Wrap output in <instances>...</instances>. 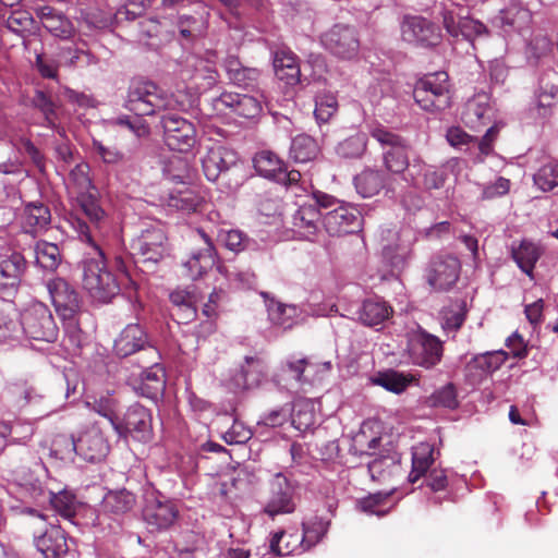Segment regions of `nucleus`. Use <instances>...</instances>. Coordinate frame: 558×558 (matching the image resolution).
Wrapping results in <instances>:
<instances>
[{"label":"nucleus","instance_id":"f257e3e1","mask_svg":"<svg viewBox=\"0 0 558 558\" xmlns=\"http://www.w3.org/2000/svg\"><path fill=\"white\" fill-rule=\"evenodd\" d=\"M71 225L80 240L90 247L81 263L83 288L94 301L107 303L119 293L118 281L108 269L104 252L85 221L73 218Z\"/></svg>","mask_w":558,"mask_h":558},{"label":"nucleus","instance_id":"f03ea898","mask_svg":"<svg viewBox=\"0 0 558 558\" xmlns=\"http://www.w3.org/2000/svg\"><path fill=\"white\" fill-rule=\"evenodd\" d=\"M46 288L56 312L64 323L65 331L71 332L73 342H78L80 328L77 316L82 306L78 292L65 279L60 277L48 280Z\"/></svg>","mask_w":558,"mask_h":558},{"label":"nucleus","instance_id":"7ed1b4c3","mask_svg":"<svg viewBox=\"0 0 558 558\" xmlns=\"http://www.w3.org/2000/svg\"><path fill=\"white\" fill-rule=\"evenodd\" d=\"M124 106L129 111L143 117L173 108L174 100L151 82H134L129 88Z\"/></svg>","mask_w":558,"mask_h":558},{"label":"nucleus","instance_id":"20e7f679","mask_svg":"<svg viewBox=\"0 0 558 558\" xmlns=\"http://www.w3.org/2000/svg\"><path fill=\"white\" fill-rule=\"evenodd\" d=\"M369 134L381 146L385 169L393 174L403 173L410 166L407 141L381 124L372 125Z\"/></svg>","mask_w":558,"mask_h":558},{"label":"nucleus","instance_id":"39448f33","mask_svg":"<svg viewBox=\"0 0 558 558\" xmlns=\"http://www.w3.org/2000/svg\"><path fill=\"white\" fill-rule=\"evenodd\" d=\"M415 102L425 111H441L450 106L449 76L435 72L420 80L413 90Z\"/></svg>","mask_w":558,"mask_h":558},{"label":"nucleus","instance_id":"423d86ee","mask_svg":"<svg viewBox=\"0 0 558 558\" xmlns=\"http://www.w3.org/2000/svg\"><path fill=\"white\" fill-rule=\"evenodd\" d=\"M19 328L29 339L53 342L59 328L49 307L41 302L29 304L20 316Z\"/></svg>","mask_w":558,"mask_h":558},{"label":"nucleus","instance_id":"0eeeda50","mask_svg":"<svg viewBox=\"0 0 558 558\" xmlns=\"http://www.w3.org/2000/svg\"><path fill=\"white\" fill-rule=\"evenodd\" d=\"M405 352L413 365L430 369L438 365L442 359V341L420 326L408 332Z\"/></svg>","mask_w":558,"mask_h":558},{"label":"nucleus","instance_id":"6e6552de","mask_svg":"<svg viewBox=\"0 0 558 558\" xmlns=\"http://www.w3.org/2000/svg\"><path fill=\"white\" fill-rule=\"evenodd\" d=\"M253 163L258 174L286 185L295 196H299L298 191L301 189L299 185L301 180L300 171H288L284 162L275 153L262 150L255 155Z\"/></svg>","mask_w":558,"mask_h":558},{"label":"nucleus","instance_id":"1a4fd4ad","mask_svg":"<svg viewBox=\"0 0 558 558\" xmlns=\"http://www.w3.org/2000/svg\"><path fill=\"white\" fill-rule=\"evenodd\" d=\"M295 509V485L284 474H275L269 481L268 497L263 512L275 518L280 514H290Z\"/></svg>","mask_w":558,"mask_h":558},{"label":"nucleus","instance_id":"9d476101","mask_svg":"<svg viewBox=\"0 0 558 558\" xmlns=\"http://www.w3.org/2000/svg\"><path fill=\"white\" fill-rule=\"evenodd\" d=\"M400 29L402 40L416 47H435L441 40L439 27L421 15H405Z\"/></svg>","mask_w":558,"mask_h":558},{"label":"nucleus","instance_id":"9b49d317","mask_svg":"<svg viewBox=\"0 0 558 558\" xmlns=\"http://www.w3.org/2000/svg\"><path fill=\"white\" fill-rule=\"evenodd\" d=\"M161 125L165 142L170 149L186 153L196 144L195 125L187 119L168 113L161 118Z\"/></svg>","mask_w":558,"mask_h":558},{"label":"nucleus","instance_id":"f8f14e48","mask_svg":"<svg viewBox=\"0 0 558 558\" xmlns=\"http://www.w3.org/2000/svg\"><path fill=\"white\" fill-rule=\"evenodd\" d=\"M323 46L335 56L352 59L357 56L360 40L356 31L348 25H333L322 36Z\"/></svg>","mask_w":558,"mask_h":558},{"label":"nucleus","instance_id":"ddd939ff","mask_svg":"<svg viewBox=\"0 0 558 558\" xmlns=\"http://www.w3.org/2000/svg\"><path fill=\"white\" fill-rule=\"evenodd\" d=\"M113 429L123 437L130 435L142 442L149 441L153 436L151 414L141 404L131 405L122 423L113 424Z\"/></svg>","mask_w":558,"mask_h":558},{"label":"nucleus","instance_id":"4468645a","mask_svg":"<svg viewBox=\"0 0 558 558\" xmlns=\"http://www.w3.org/2000/svg\"><path fill=\"white\" fill-rule=\"evenodd\" d=\"M460 262L451 255L437 256L432 259L426 269L428 284L437 291L451 289L459 279Z\"/></svg>","mask_w":558,"mask_h":558},{"label":"nucleus","instance_id":"2eb2a0df","mask_svg":"<svg viewBox=\"0 0 558 558\" xmlns=\"http://www.w3.org/2000/svg\"><path fill=\"white\" fill-rule=\"evenodd\" d=\"M178 513V508L171 500L154 493L146 496L143 519L151 530H167L174 523Z\"/></svg>","mask_w":558,"mask_h":558},{"label":"nucleus","instance_id":"dca6fc26","mask_svg":"<svg viewBox=\"0 0 558 558\" xmlns=\"http://www.w3.org/2000/svg\"><path fill=\"white\" fill-rule=\"evenodd\" d=\"M214 109L219 114H236L245 119H254L262 111V102L251 95L222 93L213 100Z\"/></svg>","mask_w":558,"mask_h":558},{"label":"nucleus","instance_id":"f3484780","mask_svg":"<svg viewBox=\"0 0 558 558\" xmlns=\"http://www.w3.org/2000/svg\"><path fill=\"white\" fill-rule=\"evenodd\" d=\"M362 217L359 210L341 203L323 216V225L330 235H342L360 230Z\"/></svg>","mask_w":558,"mask_h":558},{"label":"nucleus","instance_id":"a211bd4d","mask_svg":"<svg viewBox=\"0 0 558 558\" xmlns=\"http://www.w3.org/2000/svg\"><path fill=\"white\" fill-rule=\"evenodd\" d=\"M133 254L143 262H158L166 253V234L162 228L153 226L132 240Z\"/></svg>","mask_w":558,"mask_h":558},{"label":"nucleus","instance_id":"6ab92c4d","mask_svg":"<svg viewBox=\"0 0 558 558\" xmlns=\"http://www.w3.org/2000/svg\"><path fill=\"white\" fill-rule=\"evenodd\" d=\"M310 366L305 357H288L282 362L279 371L274 377L275 384L290 392L305 391V386L311 385L304 375L305 369Z\"/></svg>","mask_w":558,"mask_h":558},{"label":"nucleus","instance_id":"aec40b11","mask_svg":"<svg viewBox=\"0 0 558 558\" xmlns=\"http://www.w3.org/2000/svg\"><path fill=\"white\" fill-rule=\"evenodd\" d=\"M202 166L205 177L215 182L228 171L239 168V158L236 153L225 146L211 147L202 159Z\"/></svg>","mask_w":558,"mask_h":558},{"label":"nucleus","instance_id":"412c9836","mask_svg":"<svg viewBox=\"0 0 558 558\" xmlns=\"http://www.w3.org/2000/svg\"><path fill=\"white\" fill-rule=\"evenodd\" d=\"M333 311V306L329 308L318 307V308H300L296 305L291 304H282L275 303L271 304L268 308V315L270 320L284 329H289L294 325L304 320L305 315L311 316H327L330 312Z\"/></svg>","mask_w":558,"mask_h":558},{"label":"nucleus","instance_id":"4be33fe9","mask_svg":"<svg viewBox=\"0 0 558 558\" xmlns=\"http://www.w3.org/2000/svg\"><path fill=\"white\" fill-rule=\"evenodd\" d=\"M78 456L88 462L101 461L109 452V444L97 426L83 430L76 438Z\"/></svg>","mask_w":558,"mask_h":558},{"label":"nucleus","instance_id":"5701e85b","mask_svg":"<svg viewBox=\"0 0 558 558\" xmlns=\"http://www.w3.org/2000/svg\"><path fill=\"white\" fill-rule=\"evenodd\" d=\"M135 504V496L126 489L108 492L102 498L100 512L96 518L97 522L95 524H102V515H107L113 520L120 519L129 513L134 508Z\"/></svg>","mask_w":558,"mask_h":558},{"label":"nucleus","instance_id":"b1692460","mask_svg":"<svg viewBox=\"0 0 558 558\" xmlns=\"http://www.w3.org/2000/svg\"><path fill=\"white\" fill-rule=\"evenodd\" d=\"M198 233L204 240V247L194 251L189 259L183 263L186 276L193 280L201 278L216 264V251L214 244L205 232L198 231Z\"/></svg>","mask_w":558,"mask_h":558},{"label":"nucleus","instance_id":"393cba45","mask_svg":"<svg viewBox=\"0 0 558 558\" xmlns=\"http://www.w3.org/2000/svg\"><path fill=\"white\" fill-rule=\"evenodd\" d=\"M51 223V211L41 202H31L23 208L21 225L25 233L33 236L43 234Z\"/></svg>","mask_w":558,"mask_h":558},{"label":"nucleus","instance_id":"a878e982","mask_svg":"<svg viewBox=\"0 0 558 558\" xmlns=\"http://www.w3.org/2000/svg\"><path fill=\"white\" fill-rule=\"evenodd\" d=\"M25 270L26 260L20 252L0 253V290L15 288Z\"/></svg>","mask_w":558,"mask_h":558},{"label":"nucleus","instance_id":"bb28decb","mask_svg":"<svg viewBox=\"0 0 558 558\" xmlns=\"http://www.w3.org/2000/svg\"><path fill=\"white\" fill-rule=\"evenodd\" d=\"M35 546L44 558H60L69 550L65 532L58 525H51L35 537Z\"/></svg>","mask_w":558,"mask_h":558},{"label":"nucleus","instance_id":"cd10ccee","mask_svg":"<svg viewBox=\"0 0 558 558\" xmlns=\"http://www.w3.org/2000/svg\"><path fill=\"white\" fill-rule=\"evenodd\" d=\"M322 216L315 204L304 203L294 213L292 225L302 238L312 241L319 230Z\"/></svg>","mask_w":558,"mask_h":558},{"label":"nucleus","instance_id":"c85d7f7f","mask_svg":"<svg viewBox=\"0 0 558 558\" xmlns=\"http://www.w3.org/2000/svg\"><path fill=\"white\" fill-rule=\"evenodd\" d=\"M147 345V337L137 324L128 325L114 341V351L121 357L144 350Z\"/></svg>","mask_w":558,"mask_h":558},{"label":"nucleus","instance_id":"c756f323","mask_svg":"<svg viewBox=\"0 0 558 558\" xmlns=\"http://www.w3.org/2000/svg\"><path fill=\"white\" fill-rule=\"evenodd\" d=\"M38 16L43 26L56 37L69 39L75 33L73 23L61 11L51 7L40 8Z\"/></svg>","mask_w":558,"mask_h":558},{"label":"nucleus","instance_id":"7c9ffc66","mask_svg":"<svg viewBox=\"0 0 558 558\" xmlns=\"http://www.w3.org/2000/svg\"><path fill=\"white\" fill-rule=\"evenodd\" d=\"M400 243L388 245L384 248V257L393 269L401 270L405 267L412 255L414 234L412 230L404 229L399 235Z\"/></svg>","mask_w":558,"mask_h":558},{"label":"nucleus","instance_id":"2f4dec72","mask_svg":"<svg viewBox=\"0 0 558 558\" xmlns=\"http://www.w3.org/2000/svg\"><path fill=\"white\" fill-rule=\"evenodd\" d=\"M170 301L173 305V316L178 323L187 324L192 322L197 314V296L194 291L178 289L170 293Z\"/></svg>","mask_w":558,"mask_h":558},{"label":"nucleus","instance_id":"473e14b6","mask_svg":"<svg viewBox=\"0 0 558 558\" xmlns=\"http://www.w3.org/2000/svg\"><path fill=\"white\" fill-rule=\"evenodd\" d=\"M166 388L165 371L158 364L145 369L136 390L142 396L156 400L162 396Z\"/></svg>","mask_w":558,"mask_h":558},{"label":"nucleus","instance_id":"72a5a7b5","mask_svg":"<svg viewBox=\"0 0 558 558\" xmlns=\"http://www.w3.org/2000/svg\"><path fill=\"white\" fill-rule=\"evenodd\" d=\"M264 376V362L258 357L246 356L245 364L242 365L240 373L235 375L234 381L240 389H251L258 386Z\"/></svg>","mask_w":558,"mask_h":558},{"label":"nucleus","instance_id":"f704fd0d","mask_svg":"<svg viewBox=\"0 0 558 558\" xmlns=\"http://www.w3.org/2000/svg\"><path fill=\"white\" fill-rule=\"evenodd\" d=\"M274 69L278 78L288 85H295L300 82V66L296 57L291 51H278L274 59Z\"/></svg>","mask_w":558,"mask_h":558},{"label":"nucleus","instance_id":"c9c22d12","mask_svg":"<svg viewBox=\"0 0 558 558\" xmlns=\"http://www.w3.org/2000/svg\"><path fill=\"white\" fill-rule=\"evenodd\" d=\"M434 446L429 442H420L412 449V470L409 474L411 483L417 482L435 461Z\"/></svg>","mask_w":558,"mask_h":558},{"label":"nucleus","instance_id":"e433bc0d","mask_svg":"<svg viewBox=\"0 0 558 558\" xmlns=\"http://www.w3.org/2000/svg\"><path fill=\"white\" fill-rule=\"evenodd\" d=\"M392 313V308L381 299H368L363 302L359 318L366 326H377L387 320Z\"/></svg>","mask_w":558,"mask_h":558},{"label":"nucleus","instance_id":"4c0bfd02","mask_svg":"<svg viewBox=\"0 0 558 558\" xmlns=\"http://www.w3.org/2000/svg\"><path fill=\"white\" fill-rule=\"evenodd\" d=\"M66 189L73 198L96 192L89 177V167L86 163L76 165L70 172Z\"/></svg>","mask_w":558,"mask_h":558},{"label":"nucleus","instance_id":"58836bf2","mask_svg":"<svg viewBox=\"0 0 558 558\" xmlns=\"http://www.w3.org/2000/svg\"><path fill=\"white\" fill-rule=\"evenodd\" d=\"M269 547L271 553L279 557H284L306 550L300 535L287 534L284 531L276 532L272 535Z\"/></svg>","mask_w":558,"mask_h":558},{"label":"nucleus","instance_id":"ea45409f","mask_svg":"<svg viewBox=\"0 0 558 558\" xmlns=\"http://www.w3.org/2000/svg\"><path fill=\"white\" fill-rule=\"evenodd\" d=\"M492 113L490 98L486 93H480L470 99L465 105L464 120L468 124L475 126L489 119Z\"/></svg>","mask_w":558,"mask_h":558},{"label":"nucleus","instance_id":"a19ab883","mask_svg":"<svg viewBox=\"0 0 558 558\" xmlns=\"http://www.w3.org/2000/svg\"><path fill=\"white\" fill-rule=\"evenodd\" d=\"M507 359L508 353L504 350L488 351L474 356L468 367L480 371V376H487L499 369Z\"/></svg>","mask_w":558,"mask_h":558},{"label":"nucleus","instance_id":"79ce46f5","mask_svg":"<svg viewBox=\"0 0 558 558\" xmlns=\"http://www.w3.org/2000/svg\"><path fill=\"white\" fill-rule=\"evenodd\" d=\"M353 182L362 197H373L384 187V175L378 170L365 169L354 177Z\"/></svg>","mask_w":558,"mask_h":558},{"label":"nucleus","instance_id":"37998d69","mask_svg":"<svg viewBox=\"0 0 558 558\" xmlns=\"http://www.w3.org/2000/svg\"><path fill=\"white\" fill-rule=\"evenodd\" d=\"M391 495L392 492L371 494L357 501V508L367 514H375L377 517L386 515L395 506V504L391 502Z\"/></svg>","mask_w":558,"mask_h":558},{"label":"nucleus","instance_id":"c03bdc74","mask_svg":"<svg viewBox=\"0 0 558 558\" xmlns=\"http://www.w3.org/2000/svg\"><path fill=\"white\" fill-rule=\"evenodd\" d=\"M367 469L373 481L385 482L398 475L401 465L396 457L384 456L368 462Z\"/></svg>","mask_w":558,"mask_h":558},{"label":"nucleus","instance_id":"a18cd8bd","mask_svg":"<svg viewBox=\"0 0 558 558\" xmlns=\"http://www.w3.org/2000/svg\"><path fill=\"white\" fill-rule=\"evenodd\" d=\"M511 255L518 267L529 276H532L533 269L539 258L538 247L530 242L522 241L518 246H512Z\"/></svg>","mask_w":558,"mask_h":558},{"label":"nucleus","instance_id":"49530a36","mask_svg":"<svg viewBox=\"0 0 558 558\" xmlns=\"http://www.w3.org/2000/svg\"><path fill=\"white\" fill-rule=\"evenodd\" d=\"M442 26L454 39L460 37L461 25L465 16L463 15V8L454 2H450L442 5L441 12Z\"/></svg>","mask_w":558,"mask_h":558},{"label":"nucleus","instance_id":"de8ad7c7","mask_svg":"<svg viewBox=\"0 0 558 558\" xmlns=\"http://www.w3.org/2000/svg\"><path fill=\"white\" fill-rule=\"evenodd\" d=\"M318 147L313 137L306 134L296 135L290 146V156L296 162H307L317 154Z\"/></svg>","mask_w":558,"mask_h":558},{"label":"nucleus","instance_id":"09e8293b","mask_svg":"<svg viewBox=\"0 0 558 558\" xmlns=\"http://www.w3.org/2000/svg\"><path fill=\"white\" fill-rule=\"evenodd\" d=\"M36 263L46 270H54L61 263V253L57 244L39 241L35 245Z\"/></svg>","mask_w":558,"mask_h":558},{"label":"nucleus","instance_id":"8fccbe9b","mask_svg":"<svg viewBox=\"0 0 558 558\" xmlns=\"http://www.w3.org/2000/svg\"><path fill=\"white\" fill-rule=\"evenodd\" d=\"M75 199L78 203L85 216L89 219L93 227H89L86 222L85 225L89 228L92 234L95 236L94 230L100 229L101 222L105 219V211L99 206L97 198L95 196V192L77 197Z\"/></svg>","mask_w":558,"mask_h":558},{"label":"nucleus","instance_id":"3c124183","mask_svg":"<svg viewBox=\"0 0 558 558\" xmlns=\"http://www.w3.org/2000/svg\"><path fill=\"white\" fill-rule=\"evenodd\" d=\"M372 381L390 392L399 395L408 388L409 384L411 383V378L403 375L402 373L390 369L387 372L378 373L375 377L372 378Z\"/></svg>","mask_w":558,"mask_h":558},{"label":"nucleus","instance_id":"603ef678","mask_svg":"<svg viewBox=\"0 0 558 558\" xmlns=\"http://www.w3.org/2000/svg\"><path fill=\"white\" fill-rule=\"evenodd\" d=\"M166 180L172 183L185 184L191 179V167L185 158L171 157L163 168Z\"/></svg>","mask_w":558,"mask_h":558},{"label":"nucleus","instance_id":"864d4df0","mask_svg":"<svg viewBox=\"0 0 558 558\" xmlns=\"http://www.w3.org/2000/svg\"><path fill=\"white\" fill-rule=\"evenodd\" d=\"M201 203L198 195L189 187L171 192L168 197V206L183 213L195 211Z\"/></svg>","mask_w":558,"mask_h":558},{"label":"nucleus","instance_id":"5fc2aeb1","mask_svg":"<svg viewBox=\"0 0 558 558\" xmlns=\"http://www.w3.org/2000/svg\"><path fill=\"white\" fill-rule=\"evenodd\" d=\"M291 421L293 426L300 430L305 432L315 424V413L313 404L307 400L298 401L294 407H291Z\"/></svg>","mask_w":558,"mask_h":558},{"label":"nucleus","instance_id":"6e6d98bb","mask_svg":"<svg viewBox=\"0 0 558 558\" xmlns=\"http://www.w3.org/2000/svg\"><path fill=\"white\" fill-rule=\"evenodd\" d=\"M533 182L543 192H549L558 186V162L548 161L542 165L534 173Z\"/></svg>","mask_w":558,"mask_h":558},{"label":"nucleus","instance_id":"4d7b16f0","mask_svg":"<svg viewBox=\"0 0 558 558\" xmlns=\"http://www.w3.org/2000/svg\"><path fill=\"white\" fill-rule=\"evenodd\" d=\"M329 527V522L320 518H313L308 521L303 522V535L302 541L305 545V549H310L315 546L325 536Z\"/></svg>","mask_w":558,"mask_h":558},{"label":"nucleus","instance_id":"13d9d810","mask_svg":"<svg viewBox=\"0 0 558 558\" xmlns=\"http://www.w3.org/2000/svg\"><path fill=\"white\" fill-rule=\"evenodd\" d=\"M412 169L416 170L415 174L423 175L425 189H440L445 182L444 174L435 169L433 166L426 165L421 158H414L412 161Z\"/></svg>","mask_w":558,"mask_h":558},{"label":"nucleus","instance_id":"bf43d9fd","mask_svg":"<svg viewBox=\"0 0 558 558\" xmlns=\"http://www.w3.org/2000/svg\"><path fill=\"white\" fill-rule=\"evenodd\" d=\"M366 145V134L356 133L338 144L337 154L343 158H359L365 153Z\"/></svg>","mask_w":558,"mask_h":558},{"label":"nucleus","instance_id":"052dcab7","mask_svg":"<svg viewBox=\"0 0 558 558\" xmlns=\"http://www.w3.org/2000/svg\"><path fill=\"white\" fill-rule=\"evenodd\" d=\"M92 153L104 163L110 166L123 165L126 161L125 154L113 146H107L101 141L92 140Z\"/></svg>","mask_w":558,"mask_h":558},{"label":"nucleus","instance_id":"680f3d73","mask_svg":"<svg viewBox=\"0 0 558 558\" xmlns=\"http://www.w3.org/2000/svg\"><path fill=\"white\" fill-rule=\"evenodd\" d=\"M50 502L54 510L64 519L74 518L77 509V500L73 493L62 490L58 494H51Z\"/></svg>","mask_w":558,"mask_h":558},{"label":"nucleus","instance_id":"e2e57ef3","mask_svg":"<svg viewBox=\"0 0 558 558\" xmlns=\"http://www.w3.org/2000/svg\"><path fill=\"white\" fill-rule=\"evenodd\" d=\"M59 60L66 66L88 65L94 62V57L80 47H61L58 53Z\"/></svg>","mask_w":558,"mask_h":558},{"label":"nucleus","instance_id":"0e129e2a","mask_svg":"<svg viewBox=\"0 0 558 558\" xmlns=\"http://www.w3.org/2000/svg\"><path fill=\"white\" fill-rule=\"evenodd\" d=\"M430 407L456 409L459 405L457 391L452 384H447L435 390L427 399Z\"/></svg>","mask_w":558,"mask_h":558},{"label":"nucleus","instance_id":"69168bd1","mask_svg":"<svg viewBox=\"0 0 558 558\" xmlns=\"http://www.w3.org/2000/svg\"><path fill=\"white\" fill-rule=\"evenodd\" d=\"M338 110V101L333 94L323 93L316 96L314 114L316 120L327 122Z\"/></svg>","mask_w":558,"mask_h":558},{"label":"nucleus","instance_id":"338daca9","mask_svg":"<svg viewBox=\"0 0 558 558\" xmlns=\"http://www.w3.org/2000/svg\"><path fill=\"white\" fill-rule=\"evenodd\" d=\"M33 105L38 109L45 118L46 126L50 129H57V105L51 98L41 90H37L34 98Z\"/></svg>","mask_w":558,"mask_h":558},{"label":"nucleus","instance_id":"774afa93","mask_svg":"<svg viewBox=\"0 0 558 558\" xmlns=\"http://www.w3.org/2000/svg\"><path fill=\"white\" fill-rule=\"evenodd\" d=\"M51 450L61 460H72L75 454H78L76 438L58 435L52 441Z\"/></svg>","mask_w":558,"mask_h":558}]
</instances>
